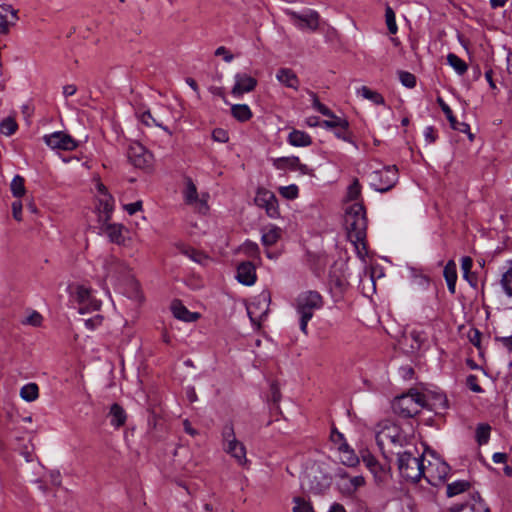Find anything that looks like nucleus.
<instances>
[{
  "mask_svg": "<svg viewBox=\"0 0 512 512\" xmlns=\"http://www.w3.org/2000/svg\"><path fill=\"white\" fill-rule=\"evenodd\" d=\"M171 309L177 319L185 322H194L199 318L198 313L190 312L180 301H174Z\"/></svg>",
  "mask_w": 512,
  "mask_h": 512,
  "instance_id": "nucleus-26",
  "label": "nucleus"
},
{
  "mask_svg": "<svg viewBox=\"0 0 512 512\" xmlns=\"http://www.w3.org/2000/svg\"><path fill=\"white\" fill-rule=\"evenodd\" d=\"M338 451L340 453L339 459L342 464L348 467H355L359 463V458L347 443H341L338 446Z\"/></svg>",
  "mask_w": 512,
  "mask_h": 512,
  "instance_id": "nucleus-28",
  "label": "nucleus"
},
{
  "mask_svg": "<svg viewBox=\"0 0 512 512\" xmlns=\"http://www.w3.org/2000/svg\"><path fill=\"white\" fill-rule=\"evenodd\" d=\"M425 455L419 454L415 448L398 453V469L402 477L417 482L422 478Z\"/></svg>",
  "mask_w": 512,
  "mask_h": 512,
  "instance_id": "nucleus-4",
  "label": "nucleus"
},
{
  "mask_svg": "<svg viewBox=\"0 0 512 512\" xmlns=\"http://www.w3.org/2000/svg\"><path fill=\"white\" fill-rule=\"evenodd\" d=\"M340 482L339 488L342 494L351 496L360 487L365 485V478L362 475L349 477L346 473H339Z\"/></svg>",
  "mask_w": 512,
  "mask_h": 512,
  "instance_id": "nucleus-19",
  "label": "nucleus"
},
{
  "mask_svg": "<svg viewBox=\"0 0 512 512\" xmlns=\"http://www.w3.org/2000/svg\"><path fill=\"white\" fill-rule=\"evenodd\" d=\"M294 506L292 508L293 512H314L312 505L310 502L306 501L301 497H296L293 499Z\"/></svg>",
  "mask_w": 512,
  "mask_h": 512,
  "instance_id": "nucleus-40",
  "label": "nucleus"
},
{
  "mask_svg": "<svg viewBox=\"0 0 512 512\" xmlns=\"http://www.w3.org/2000/svg\"><path fill=\"white\" fill-rule=\"evenodd\" d=\"M468 339L470 341L471 344H473L476 348L480 349L481 348V332L476 329V328H471L469 331H468Z\"/></svg>",
  "mask_w": 512,
  "mask_h": 512,
  "instance_id": "nucleus-48",
  "label": "nucleus"
},
{
  "mask_svg": "<svg viewBox=\"0 0 512 512\" xmlns=\"http://www.w3.org/2000/svg\"><path fill=\"white\" fill-rule=\"evenodd\" d=\"M18 20L17 10L11 5H0V34L6 35Z\"/></svg>",
  "mask_w": 512,
  "mask_h": 512,
  "instance_id": "nucleus-20",
  "label": "nucleus"
},
{
  "mask_svg": "<svg viewBox=\"0 0 512 512\" xmlns=\"http://www.w3.org/2000/svg\"><path fill=\"white\" fill-rule=\"evenodd\" d=\"M104 279H117L127 272V265L113 255H106L101 258Z\"/></svg>",
  "mask_w": 512,
  "mask_h": 512,
  "instance_id": "nucleus-15",
  "label": "nucleus"
},
{
  "mask_svg": "<svg viewBox=\"0 0 512 512\" xmlns=\"http://www.w3.org/2000/svg\"><path fill=\"white\" fill-rule=\"evenodd\" d=\"M470 487L467 481H456L447 486V495L453 497L462 492H465Z\"/></svg>",
  "mask_w": 512,
  "mask_h": 512,
  "instance_id": "nucleus-38",
  "label": "nucleus"
},
{
  "mask_svg": "<svg viewBox=\"0 0 512 512\" xmlns=\"http://www.w3.org/2000/svg\"><path fill=\"white\" fill-rule=\"evenodd\" d=\"M369 180L376 191L387 192L398 181V169L395 165L384 166L382 169L372 171L369 174Z\"/></svg>",
  "mask_w": 512,
  "mask_h": 512,
  "instance_id": "nucleus-7",
  "label": "nucleus"
},
{
  "mask_svg": "<svg viewBox=\"0 0 512 512\" xmlns=\"http://www.w3.org/2000/svg\"><path fill=\"white\" fill-rule=\"evenodd\" d=\"M77 92V87L74 84H68L63 87V95L65 97H70Z\"/></svg>",
  "mask_w": 512,
  "mask_h": 512,
  "instance_id": "nucleus-64",
  "label": "nucleus"
},
{
  "mask_svg": "<svg viewBox=\"0 0 512 512\" xmlns=\"http://www.w3.org/2000/svg\"><path fill=\"white\" fill-rule=\"evenodd\" d=\"M232 116L240 122H246L252 117L251 109L246 104H235L231 107Z\"/></svg>",
  "mask_w": 512,
  "mask_h": 512,
  "instance_id": "nucleus-32",
  "label": "nucleus"
},
{
  "mask_svg": "<svg viewBox=\"0 0 512 512\" xmlns=\"http://www.w3.org/2000/svg\"><path fill=\"white\" fill-rule=\"evenodd\" d=\"M102 319H103L102 316L97 315V316H95L93 318H90V319L86 320L85 321V325L89 329H94L95 327L99 326L102 323Z\"/></svg>",
  "mask_w": 512,
  "mask_h": 512,
  "instance_id": "nucleus-60",
  "label": "nucleus"
},
{
  "mask_svg": "<svg viewBox=\"0 0 512 512\" xmlns=\"http://www.w3.org/2000/svg\"><path fill=\"white\" fill-rule=\"evenodd\" d=\"M328 118L330 119L321 122V126L325 129L347 130L349 128V122L345 118L338 117L334 113Z\"/></svg>",
  "mask_w": 512,
  "mask_h": 512,
  "instance_id": "nucleus-31",
  "label": "nucleus"
},
{
  "mask_svg": "<svg viewBox=\"0 0 512 512\" xmlns=\"http://www.w3.org/2000/svg\"><path fill=\"white\" fill-rule=\"evenodd\" d=\"M279 193L286 199H295L298 197L299 189L295 184L279 188Z\"/></svg>",
  "mask_w": 512,
  "mask_h": 512,
  "instance_id": "nucleus-45",
  "label": "nucleus"
},
{
  "mask_svg": "<svg viewBox=\"0 0 512 512\" xmlns=\"http://www.w3.org/2000/svg\"><path fill=\"white\" fill-rule=\"evenodd\" d=\"M430 459L425 455V463L422 477L432 486H439L444 483L449 471V465L434 453L429 452Z\"/></svg>",
  "mask_w": 512,
  "mask_h": 512,
  "instance_id": "nucleus-6",
  "label": "nucleus"
},
{
  "mask_svg": "<svg viewBox=\"0 0 512 512\" xmlns=\"http://www.w3.org/2000/svg\"><path fill=\"white\" fill-rule=\"evenodd\" d=\"M424 135L429 143H433L436 140V131L432 126L425 128Z\"/></svg>",
  "mask_w": 512,
  "mask_h": 512,
  "instance_id": "nucleus-62",
  "label": "nucleus"
},
{
  "mask_svg": "<svg viewBox=\"0 0 512 512\" xmlns=\"http://www.w3.org/2000/svg\"><path fill=\"white\" fill-rule=\"evenodd\" d=\"M293 171H299L303 175L314 176V170L308 167L306 164H302L298 158V165H295Z\"/></svg>",
  "mask_w": 512,
  "mask_h": 512,
  "instance_id": "nucleus-56",
  "label": "nucleus"
},
{
  "mask_svg": "<svg viewBox=\"0 0 512 512\" xmlns=\"http://www.w3.org/2000/svg\"><path fill=\"white\" fill-rule=\"evenodd\" d=\"M128 158L138 168H146L152 163V154L140 143H133L129 147Z\"/></svg>",
  "mask_w": 512,
  "mask_h": 512,
  "instance_id": "nucleus-16",
  "label": "nucleus"
},
{
  "mask_svg": "<svg viewBox=\"0 0 512 512\" xmlns=\"http://www.w3.org/2000/svg\"><path fill=\"white\" fill-rule=\"evenodd\" d=\"M255 203L257 206L264 208L267 215L271 218H277L280 215L277 198L273 192L267 189H258Z\"/></svg>",
  "mask_w": 512,
  "mask_h": 512,
  "instance_id": "nucleus-12",
  "label": "nucleus"
},
{
  "mask_svg": "<svg viewBox=\"0 0 512 512\" xmlns=\"http://www.w3.org/2000/svg\"><path fill=\"white\" fill-rule=\"evenodd\" d=\"M467 386L473 392L479 393L482 392L481 386L478 384V379L475 375H469L466 380Z\"/></svg>",
  "mask_w": 512,
  "mask_h": 512,
  "instance_id": "nucleus-52",
  "label": "nucleus"
},
{
  "mask_svg": "<svg viewBox=\"0 0 512 512\" xmlns=\"http://www.w3.org/2000/svg\"><path fill=\"white\" fill-rule=\"evenodd\" d=\"M243 251L249 257H256L259 254V247L255 242L246 241L243 244Z\"/></svg>",
  "mask_w": 512,
  "mask_h": 512,
  "instance_id": "nucleus-49",
  "label": "nucleus"
},
{
  "mask_svg": "<svg viewBox=\"0 0 512 512\" xmlns=\"http://www.w3.org/2000/svg\"><path fill=\"white\" fill-rule=\"evenodd\" d=\"M282 235V230L275 225H268L262 230V243L264 246L274 245Z\"/></svg>",
  "mask_w": 512,
  "mask_h": 512,
  "instance_id": "nucleus-29",
  "label": "nucleus"
},
{
  "mask_svg": "<svg viewBox=\"0 0 512 512\" xmlns=\"http://www.w3.org/2000/svg\"><path fill=\"white\" fill-rule=\"evenodd\" d=\"M284 12L289 16L291 23L300 30L316 31L319 27L320 15L315 10L307 9L303 13H298L285 9Z\"/></svg>",
  "mask_w": 512,
  "mask_h": 512,
  "instance_id": "nucleus-9",
  "label": "nucleus"
},
{
  "mask_svg": "<svg viewBox=\"0 0 512 512\" xmlns=\"http://www.w3.org/2000/svg\"><path fill=\"white\" fill-rule=\"evenodd\" d=\"M212 138L214 141H217L220 143H226L229 140L227 131L224 129H220V128L213 130Z\"/></svg>",
  "mask_w": 512,
  "mask_h": 512,
  "instance_id": "nucleus-50",
  "label": "nucleus"
},
{
  "mask_svg": "<svg viewBox=\"0 0 512 512\" xmlns=\"http://www.w3.org/2000/svg\"><path fill=\"white\" fill-rule=\"evenodd\" d=\"M12 212H13V217L17 221H21L22 220V203L20 201L13 202V204H12Z\"/></svg>",
  "mask_w": 512,
  "mask_h": 512,
  "instance_id": "nucleus-58",
  "label": "nucleus"
},
{
  "mask_svg": "<svg viewBox=\"0 0 512 512\" xmlns=\"http://www.w3.org/2000/svg\"><path fill=\"white\" fill-rule=\"evenodd\" d=\"M363 462L366 464L367 468L373 472L376 473L378 469V461L376 458L372 455L363 456Z\"/></svg>",
  "mask_w": 512,
  "mask_h": 512,
  "instance_id": "nucleus-51",
  "label": "nucleus"
},
{
  "mask_svg": "<svg viewBox=\"0 0 512 512\" xmlns=\"http://www.w3.org/2000/svg\"><path fill=\"white\" fill-rule=\"evenodd\" d=\"M114 209V199L109 193H104L103 196H98V210L99 217L105 222L110 219L111 213Z\"/></svg>",
  "mask_w": 512,
  "mask_h": 512,
  "instance_id": "nucleus-24",
  "label": "nucleus"
},
{
  "mask_svg": "<svg viewBox=\"0 0 512 512\" xmlns=\"http://www.w3.org/2000/svg\"><path fill=\"white\" fill-rule=\"evenodd\" d=\"M399 79L401 83L407 88H413L416 85V77L410 72H400Z\"/></svg>",
  "mask_w": 512,
  "mask_h": 512,
  "instance_id": "nucleus-47",
  "label": "nucleus"
},
{
  "mask_svg": "<svg viewBox=\"0 0 512 512\" xmlns=\"http://www.w3.org/2000/svg\"><path fill=\"white\" fill-rule=\"evenodd\" d=\"M295 165H298V157L296 156L280 157L273 159V166L278 170H294Z\"/></svg>",
  "mask_w": 512,
  "mask_h": 512,
  "instance_id": "nucleus-35",
  "label": "nucleus"
},
{
  "mask_svg": "<svg viewBox=\"0 0 512 512\" xmlns=\"http://www.w3.org/2000/svg\"><path fill=\"white\" fill-rule=\"evenodd\" d=\"M20 396L27 402L35 401L39 397V388L36 383H28L20 389Z\"/></svg>",
  "mask_w": 512,
  "mask_h": 512,
  "instance_id": "nucleus-33",
  "label": "nucleus"
},
{
  "mask_svg": "<svg viewBox=\"0 0 512 512\" xmlns=\"http://www.w3.org/2000/svg\"><path fill=\"white\" fill-rule=\"evenodd\" d=\"M495 340L499 342L508 352L512 353V334L510 336L496 337Z\"/></svg>",
  "mask_w": 512,
  "mask_h": 512,
  "instance_id": "nucleus-55",
  "label": "nucleus"
},
{
  "mask_svg": "<svg viewBox=\"0 0 512 512\" xmlns=\"http://www.w3.org/2000/svg\"><path fill=\"white\" fill-rule=\"evenodd\" d=\"M11 191L15 197H22L25 194L24 178L16 175L11 182Z\"/></svg>",
  "mask_w": 512,
  "mask_h": 512,
  "instance_id": "nucleus-39",
  "label": "nucleus"
},
{
  "mask_svg": "<svg viewBox=\"0 0 512 512\" xmlns=\"http://www.w3.org/2000/svg\"><path fill=\"white\" fill-rule=\"evenodd\" d=\"M427 406L425 396L418 391H410L395 398L393 410L402 417H413Z\"/></svg>",
  "mask_w": 512,
  "mask_h": 512,
  "instance_id": "nucleus-5",
  "label": "nucleus"
},
{
  "mask_svg": "<svg viewBox=\"0 0 512 512\" xmlns=\"http://www.w3.org/2000/svg\"><path fill=\"white\" fill-rule=\"evenodd\" d=\"M215 55L216 56H223L224 61L227 62V63L231 62L234 59L233 54L230 53L229 50H227V48L224 47V46L218 47L215 50Z\"/></svg>",
  "mask_w": 512,
  "mask_h": 512,
  "instance_id": "nucleus-53",
  "label": "nucleus"
},
{
  "mask_svg": "<svg viewBox=\"0 0 512 512\" xmlns=\"http://www.w3.org/2000/svg\"><path fill=\"white\" fill-rule=\"evenodd\" d=\"M140 121L145 124L146 126H150L151 122H153L155 125L159 126V124L156 122V120L152 117L150 111H145L139 116Z\"/></svg>",
  "mask_w": 512,
  "mask_h": 512,
  "instance_id": "nucleus-59",
  "label": "nucleus"
},
{
  "mask_svg": "<svg viewBox=\"0 0 512 512\" xmlns=\"http://www.w3.org/2000/svg\"><path fill=\"white\" fill-rule=\"evenodd\" d=\"M42 322H43V317L42 315L33 310L29 313V315L24 319L22 320V324L24 325H30V326H33V327H39L42 325Z\"/></svg>",
  "mask_w": 512,
  "mask_h": 512,
  "instance_id": "nucleus-42",
  "label": "nucleus"
},
{
  "mask_svg": "<svg viewBox=\"0 0 512 512\" xmlns=\"http://www.w3.org/2000/svg\"><path fill=\"white\" fill-rule=\"evenodd\" d=\"M437 103L440 106L441 110L443 111V113L445 114L446 117L453 114L451 108L445 103V101L441 97L437 98Z\"/></svg>",
  "mask_w": 512,
  "mask_h": 512,
  "instance_id": "nucleus-63",
  "label": "nucleus"
},
{
  "mask_svg": "<svg viewBox=\"0 0 512 512\" xmlns=\"http://www.w3.org/2000/svg\"><path fill=\"white\" fill-rule=\"evenodd\" d=\"M358 94H360L363 98L373 102L376 105L385 104L383 96L377 91L371 90L367 86H362L360 89H358Z\"/></svg>",
  "mask_w": 512,
  "mask_h": 512,
  "instance_id": "nucleus-34",
  "label": "nucleus"
},
{
  "mask_svg": "<svg viewBox=\"0 0 512 512\" xmlns=\"http://www.w3.org/2000/svg\"><path fill=\"white\" fill-rule=\"evenodd\" d=\"M308 489L315 494H322L331 485V477L320 466H312L306 472Z\"/></svg>",
  "mask_w": 512,
  "mask_h": 512,
  "instance_id": "nucleus-10",
  "label": "nucleus"
},
{
  "mask_svg": "<svg viewBox=\"0 0 512 512\" xmlns=\"http://www.w3.org/2000/svg\"><path fill=\"white\" fill-rule=\"evenodd\" d=\"M287 141L294 147H307L312 144V138L309 134L304 131L293 129L288 137Z\"/></svg>",
  "mask_w": 512,
  "mask_h": 512,
  "instance_id": "nucleus-27",
  "label": "nucleus"
},
{
  "mask_svg": "<svg viewBox=\"0 0 512 512\" xmlns=\"http://www.w3.org/2000/svg\"><path fill=\"white\" fill-rule=\"evenodd\" d=\"M277 80L288 88L297 90L299 88V79L297 75L289 68H280L276 73Z\"/></svg>",
  "mask_w": 512,
  "mask_h": 512,
  "instance_id": "nucleus-23",
  "label": "nucleus"
},
{
  "mask_svg": "<svg viewBox=\"0 0 512 512\" xmlns=\"http://www.w3.org/2000/svg\"><path fill=\"white\" fill-rule=\"evenodd\" d=\"M447 61H448V64L451 67H453L454 70L458 74L462 75L467 71L466 63L460 57H458L456 54L449 53L447 55Z\"/></svg>",
  "mask_w": 512,
  "mask_h": 512,
  "instance_id": "nucleus-36",
  "label": "nucleus"
},
{
  "mask_svg": "<svg viewBox=\"0 0 512 512\" xmlns=\"http://www.w3.org/2000/svg\"><path fill=\"white\" fill-rule=\"evenodd\" d=\"M501 285L505 293L512 297V267L503 274Z\"/></svg>",
  "mask_w": 512,
  "mask_h": 512,
  "instance_id": "nucleus-44",
  "label": "nucleus"
},
{
  "mask_svg": "<svg viewBox=\"0 0 512 512\" xmlns=\"http://www.w3.org/2000/svg\"><path fill=\"white\" fill-rule=\"evenodd\" d=\"M237 280L247 286H251L256 282L255 266L251 262H242L237 267Z\"/></svg>",
  "mask_w": 512,
  "mask_h": 512,
  "instance_id": "nucleus-22",
  "label": "nucleus"
},
{
  "mask_svg": "<svg viewBox=\"0 0 512 512\" xmlns=\"http://www.w3.org/2000/svg\"><path fill=\"white\" fill-rule=\"evenodd\" d=\"M257 86V80L246 74L237 73L235 75V84L231 90V93L235 97H240L245 93L253 91Z\"/></svg>",
  "mask_w": 512,
  "mask_h": 512,
  "instance_id": "nucleus-17",
  "label": "nucleus"
},
{
  "mask_svg": "<svg viewBox=\"0 0 512 512\" xmlns=\"http://www.w3.org/2000/svg\"><path fill=\"white\" fill-rule=\"evenodd\" d=\"M76 298L79 304V313L85 314L93 311H98L101 307V302L97 300L92 291L85 286H78L76 290Z\"/></svg>",
  "mask_w": 512,
  "mask_h": 512,
  "instance_id": "nucleus-13",
  "label": "nucleus"
},
{
  "mask_svg": "<svg viewBox=\"0 0 512 512\" xmlns=\"http://www.w3.org/2000/svg\"><path fill=\"white\" fill-rule=\"evenodd\" d=\"M108 416L110 417V424L116 429L125 425L127 420V414L124 408L118 403L111 405Z\"/></svg>",
  "mask_w": 512,
  "mask_h": 512,
  "instance_id": "nucleus-25",
  "label": "nucleus"
},
{
  "mask_svg": "<svg viewBox=\"0 0 512 512\" xmlns=\"http://www.w3.org/2000/svg\"><path fill=\"white\" fill-rule=\"evenodd\" d=\"M183 196L185 203L188 205L193 206L195 210H197L199 213L205 214L209 207L207 204V194H203L201 197H199L197 188L193 181L188 178L186 180L185 189L183 191Z\"/></svg>",
  "mask_w": 512,
  "mask_h": 512,
  "instance_id": "nucleus-11",
  "label": "nucleus"
},
{
  "mask_svg": "<svg viewBox=\"0 0 512 512\" xmlns=\"http://www.w3.org/2000/svg\"><path fill=\"white\" fill-rule=\"evenodd\" d=\"M414 436V429L410 423L398 424L392 420L380 421L375 428V438L380 449L391 444L402 447L410 442Z\"/></svg>",
  "mask_w": 512,
  "mask_h": 512,
  "instance_id": "nucleus-2",
  "label": "nucleus"
},
{
  "mask_svg": "<svg viewBox=\"0 0 512 512\" xmlns=\"http://www.w3.org/2000/svg\"><path fill=\"white\" fill-rule=\"evenodd\" d=\"M323 298L316 291H305L296 299V311L299 315L300 329L306 335L308 322L314 316L316 310L323 307Z\"/></svg>",
  "mask_w": 512,
  "mask_h": 512,
  "instance_id": "nucleus-3",
  "label": "nucleus"
},
{
  "mask_svg": "<svg viewBox=\"0 0 512 512\" xmlns=\"http://www.w3.org/2000/svg\"><path fill=\"white\" fill-rule=\"evenodd\" d=\"M141 208H142V202L141 201H137V202H134V203H129V204H125L124 205V209H125V211H127V213L129 215L135 214L136 212L140 211Z\"/></svg>",
  "mask_w": 512,
  "mask_h": 512,
  "instance_id": "nucleus-57",
  "label": "nucleus"
},
{
  "mask_svg": "<svg viewBox=\"0 0 512 512\" xmlns=\"http://www.w3.org/2000/svg\"><path fill=\"white\" fill-rule=\"evenodd\" d=\"M490 426L489 425H479L476 429V439L479 445L486 444L490 437Z\"/></svg>",
  "mask_w": 512,
  "mask_h": 512,
  "instance_id": "nucleus-41",
  "label": "nucleus"
},
{
  "mask_svg": "<svg viewBox=\"0 0 512 512\" xmlns=\"http://www.w3.org/2000/svg\"><path fill=\"white\" fill-rule=\"evenodd\" d=\"M103 231L109 238V240L117 245H126L129 239V231L122 224L108 223L104 224Z\"/></svg>",
  "mask_w": 512,
  "mask_h": 512,
  "instance_id": "nucleus-18",
  "label": "nucleus"
},
{
  "mask_svg": "<svg viewBox=\"0 0 512 512\" xmlns=\"http://www.w3.org/2000/svg\"><path fill=\"white\" fill-rule=\"evenodd\" d=\"M443 275L447 282L449 292L454 294L456 291L457 269L453 260L447 262L444 267Z\"/></svg>",
  "mask_w": 512,
  "mask_h": 512,
  "instance_id": "nucleus-30",
  "label": "nucleus"
},
{
  "mask_svg": "<svg viewBox=\"0 0 512 512\" xmlns=\"http://www.w3.org/2000/svg\"><path fill=\"white\" fill-rule=\"evenodd\" d=\"M44 142L51 149L72 151L76 149L77 142L68 134L58 131L43 137Z\"/></svg>",
  "mask_w": 512,
  "mask_h": 512,
  "instance_id": "nucleus-14",
  "label": "nucleus"
},
{
  "mask_svg": "<svg viewBox=\"0 0 512 512\" xmlns=\"http://www.w3.org/2000/svg\"><path fill=\"white\" fill-rule=\"evenodd\" d=\"M270 295L268 293H261L258 297L257 303L253 302L247 307V312L250 319L254 322L257 317L260 319L266 315Z\"/></svg>",
  "mask_w": 512,
  "mask_h": 512,
  "instance_id": "nucleus-21",
  "label": "nucleus"
},
{
  "mask_svg": "<svg viewBox=\"0 0 512 512\" xmlns=\"http://www.w3.org/2000/svg\"><path fill=\"white\" fill-rule=\"evenodd\" d=\"M224 441V450L230 454L240 465L247 462L246 449L242 442L235 437L232 425H225L222 432Z\"/></svg>",
  "mask_w": 512,
  "mask_h": 512,
  "instance_id": "nucleus-8",
  "label": "nucleus"
},
{
  "mask_svg": "<svg viewBox=\"0 0 512 512\" xmlns=\"http://www.w3.org/2000/svg\"><path fill=\"white\" fill-rule=\"evenodd\" d=\"M361 195V185L358 179H354L353 182L348 187L347 198L349 200H357Z\"/></svg>",
  "mask_w": 512,
  "mask_h": 512,
  "instance_id": "nucleus-46",
  "label": "nucleus"
},
{
  "mask_svg": "<svg viewBox=\"0 0 512 512\" xmlns=\"http://www.w3.org/2000/svg\"><path fill=\"white\" fill-rule=\"evenodd\" d=\"M345 225L348 239L354 245L358 257L364 259L367 255L365 242L367 218L361 203H354L346 209Z\"/></svg>",
  "mask_w": 512,
  "mask_h": 512,
  "instance_id": "nucleus-1",
  "label": "nucleus"
},
{
  "mask_svg": "<svg viewBox=\"0 0 512 512\" xmlns=\"http://www.w3.org/2000/svg\"><path fill=\"white\" fill-rule=\"evenodd\" d=\"M385 18H386V24L389 32L391 34H395L398 30L396 20H395V13L391 7H387L385 10Z\"/></svg>",
  "mask_w": 512,
  "mask_h": 512,
  "instance_id": "nucleus-43",
  "label": "nucleus"
},
{
  "mask_svg": "<svg viewBox=\"0 0 512 512\" xmlns=\"http://www.w3.org/2000/svg\"><path fill=\"white\" fill-rule=\"evenodd\" d=\"M18 125L14 118L7 117L0 123V132L6 136H11L17 131Z\"/></svg>",
  "mask_w": 512,
  "mask_h": 512,
  "instance_id": "nucleus-37",
  "label": "nucleus"
},
{
  "mask_svg": "<svg viewBox=\"0 0 512 512\" xmlns=\"http://www.w3.org/2000/svg\"><path fill=\"white\" fill-rule=\"evenodd\" d=\"M473 261L470 257H463L461 261V267L464 272V276H467V274L470 272L472 268Z\"/></svg>",
  "mask_w": 512,
  "mask_h": 512,
  "instance_id": "nucleus-61",
  "label": "nucleus"
},
{
  "mask_svg": "<svg viewBox=\"0 0 512 512\" xmlns=\"http://www.w3.org/2000/svg\"><path fill=\"white\" fill-rule=\"evenodd\" d=\"M335 135H336L337 138H339V139H341V140H343L345 142L351 143V144H353L357 148V145L353 141L350 133L348 132V129L347 130L337 129L335 131Z\"/></svg>",
  "mask_w": 512,
  "mask_h": 512,
  "instance_id": "nucleus-54",
  "label": "nucleus"
}]
</instances>
